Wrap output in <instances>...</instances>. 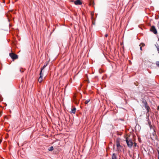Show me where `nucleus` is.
<instances>
[{"label":"nucleus","mask_w":159,"mask_h":159,"mask_svg":"<svg viewBox=\"0 0 159 159\" xmlns=\"http://www.w3.org/2000/svg\"><path fill=\"white\" fill-rule=\"evenodd\" d=\"M141 45H142V46H144L145 45V44L144 43H141L140 44L139 46L140 47V50H142V48L141 47Z\"/></svg>","instance_id":"11"},{"label":"nucleus","mask_w":159,"mask_h":159,"mask_svg":"<svg viewBox=\"0 0 159 159\" xmlns=\"http://www.w3.org/2000/svg\"><path fill=\"white\" fill-rule=\"evenodd\" d=\"M156 64L157 66L159 67V61H156Z\"/></svg>","instance_id":"14"},{"label":"nucleus","mask_w":159,"mask_h":159,"mask_svg":"<svg viewBox=\"0 0 159 159\" xmlns=\"http://www.w3.org/2000/svg\"><path fill=\"white\" fill-rule=\"evenodd\" d=\"M111 158L112 159H117V156L115 153H114L112 154Z\"/></svg>","instance_id":"8"},{"label":"nucleus","mask_w":159,"mask_h":159,"mask_svg":"<svg viewBox=\"0 0 159 159\" xmlns=\"http://www.w3.org/2000/svg\"><path fill=\"white\" fill-rule=\"evenodd\" d=\"M46 65H44L42 68L41 69V70L40 71H42V73L43 70V69H44V68L46 67Z\"/></svg>","instance_id":"13"},{"label":"nucleus","mask_w":159,"mask_h":159,"mask_svg":"<svg viewBox=\"0 0 159 159\" xmlns=\"http://www.w3.org/2000/svg\"><path fill=\"white\" fill-rule=\"evenodd\" d=\"M76 109L75 108H74L71 109V113H73L75 114V112Z\"/></svg>","instance_id":"9"},{"label":"nucleus","mask_w":159,"mask_h":159,"mask_svg":"<svg viewBox=\"0 0 159 159\" xmlns=\"http://www.w3.org/2000/svg\"><path fill=\"white\" fill-rule=\"evenodd\" d=\"M142 102L143 103V106H144L148 104V103L145 100H143Z\"/></svg>","instance_id":"10"},{"label":"nucleus","mask_w":159,"mask_h":159,"mask_svg":"<svg viewBox=\"0 0 159 159\" xmlns=\"http://www.w3.org/2000/svg\"><path fill=\"white\" fill-rule=\"evenodd\" d=\"M157 109L158 110H159V106H158L157 107Z\"/></svg>","instance_id":"19"},{"label":"nucleus","mask_w":159,"mask_h":159,"mask_svg":"<svg viewBox=\"0 0 159 159\" xmlns=\"http://www.w3.org/2000/svg\"><path fill=\"white\" fill-rule=\"evenodd\" d=\"M126 141L128 146L129 147L131 148L133 145V142L132 139L127 138L126 139Z\"/></svg>","instance_id":"1"},{"label":"nucleus","mask_w":159,"mask_h":159,"mask_svg":"<svg viewBox=\"0 0 159 159\" xmlns=\"http://www.w3.org/2000/svg\"><path fill=\"white\" fill-rule=\"evenodd\" d=\"M153 130L154 131V132H155V130H154V129H153Z\"/></svg>","instance_id":"21"},{"label":"nucleus","mask_w":159,"mask_h":159,"mask_svg":"<svg viewBox=\"0 0 159 159\" xmlns=\"http://www.w3.org/2000/svg\"><path fill=\"white\" fill-rule=\"evenodd\" d=\"M90 101V100L89 99H88V100H86L85 101V104H87V103H88Z\"/></svg>","instance_id":"15"},{"label":"nucleus","mask_w":159,"mask_h":159,"mask_svg":"<svg viewBox=\"0 0 159 159\" xmlns=\"http://www.w3.org/2000/svg\"><path fill=\"white\" fill-rule=\"evenodd\" d=\"M74 3L76 5H81L82 4L80 0H76L75 2Z\"/></svg>","instance_id":"6"},{"label":"nucleus","mask_w":159,"mask_h":159,"mask_svg":"<svg viewBox=\"0 0 159 159\" xmlns=\"http://www.w3.org/2000/svg\"><path fill=\"white\" fill-rule=\"evenodd\" d=\"M74 102L75 103V104H77L78 103H77V102L76 101H75V97H74Z\"/></svg>","instance_id":"16"},{"label":"nucleus","mask_w":159,"mask_h":159,"mask_svg":"<svg viewBox=\"0 0 159 159\" xmlns=\"http://www.w3.org/2000/svg\"><path fill=\"white\" fill-rule=\"evenodd\" d=\"M116 143L117 146V151L119 152L121 151L123 149V148L122 146L120 145L118 140L116 141Z\"/></svg>","instance_id":"2"},{"label":"nucleus","mask_w":159,"mask_h":159,"mask_svg":"<svg viewBox=\"0 0 159 159\" xmlns=\"http://www.w3.org/2000/svg\"><path fill=\"white\" fill-rule=\"evenodd\" d=\"M43 73H42V71H40V77L38 79V81L39 83H41L43 81Z\"/></svg>","instance_id":"4"},{"label":"nucleus","mask_w":159,"mask_h":159,"mask_svg":"<svg viewBox=\"0 0 159 159\" xmlns=\"http://www.w3.org/2000/svg\"><path fill=\"white\" fill-rule=\"evenodd\" d=\"M53 150V148L52 146L49 148L48 149V150L49 151H52Z\"/></svg>","instance_id":"12"},{"label":"nucleus","mask_w":159,"mask_h":159,"mask_svg":"<svg viewBox=\"0 0 159 159\" xmlns=\"http://www.w3.org/2000/svg\"><path fill=\"white\" fill-rule=\"evenodd\" d=\"M105 36H106V37H107V34H106V35H105Z\"/></svg>","instance_id":"20"},{"label":"nucleus","mask_w":159,"mask_h":159,"mask_svg":"<svg viewBox=\"0 0 159 159\" xmlns=\"http://www.w3.org/2000/svg\"><path fill=\"white\" fill-rule=\"evenodd\" d=\"M150 30L151 31L153 32L155 34H156L157 33L156 29L154 26H152L151 27Z\"/></svg>","instance_id":"5"},{"label":"nucleus","mask_w":159,"mask_h":159,"mask_svg":"<svg viewBox=\"0 0 159 159\" xmlns=\"http://www.w3.org/2000/svg\"><path fill=\"white\" fill-rule=\"evenodd\" d=\"M144 107H145L146 110H147V112H149L150 110V108L149 107L148 105V104L145 106Z\"/></svg>","instance_id":"7"},{"label":"nucleus","mask_w":159,"mask_h":159,"mask_svg":"<svg viewBox=\"0 0 159 159\" xmlns=\"http://www.w3.org/2000/svg\"><path fill=\"white\" fill-rule=\"evenodd\" d=\"M150 128L151 129L153 128V127L152 125H150Z\"/></svg>","instance_id":"18"},{"label":"nucleus","mask_w":159,"mask_h":159,"mask_svg":"<svg viewBox=\"0 0 159 159\" xmlns=\"http://www.w3.org/2000/svg\"><path fill=\"white\" fill-rule=\"evenodd\" d=\"M9 56L13 60L17 59L18 58V56L17 55L12 52L10 53Z\"/></svg>","instance_id":"3"},{"label":"nucleus","mask_w":159,"mask_h":159,"mask_svg":"<svg viewBox=\"0 0 159 159\" xmlns=\"http://www.w3.org/2000/svg\"><path fill=\"white\" fill-rule=\"evenodd\" d=\"M158 159H159V151L158 150Z\"/></svg>","instance_id":"17"}]
</instances>
